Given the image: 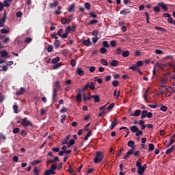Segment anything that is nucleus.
<instances>
[{"label": "nucleus", "mask_w": 175, "mask_h": 175, "mask_svg": "<svg viewBox=\"0 0 175 175\" xmlns=\"http://www.w3.org/2000/svg\"><path fill=\"white\" fill-rule=\"evenodd\" d=\"M129 69H131V70H133L134 72H137L139 70V68L136 64H133L132 66H130Z\"/></svg>", "instance_id": "a211bd4d"}, {"label": "nucleus", "mask_w": 175, "mask_h": 175, "mask_svg": "<svg viewBox=\"0 0 175 175\" xmlns=\"http://www.w3.org/2000/svg\"><path fill=\"white\" fill-rule=\"evenodd\" d=\"M84 6L88 10L91 9V4L90 3H85Z\"/></svg>", "instance_id": "49530a36"}, {"label": "nucleus", "mask_w": 175, "mask_h": 175, "mask_svg": "<svg viewBox=\"0 0 175 175\" xmlns=\"http://www.w3.org/2000/svg\"><path fill=\"white\" fill-rule=\"evenodd\" d=\"M13 110H14V113H15V114H17L18 113V105H14L13 106Z\"/></svg>", "instance_id": "f704fd0d"}, {"label": "nucleus", "mask_w": 175, "mask_h": 175, "mask_svg": "<svg viewBox=\"0 0 175 175\" xmlns=\"http://www.w3.org/2000/svg\"><path fill=\"white\" fill-rule=\"evenodd\" d=\"M142 113V110L140 109H137L133 113H131L130 115V117H139Z\"/></svg>", "instance_id": "423d86ee"}, {"label": "nucleus", "mask_w": 175, "mask_h": 175, "mask_svg": "<svg viewBox=\"0 0 175 175\" xmlns=\"http://www.w3.org/2000/svg\"><path fill=\"white\" fill-rule=\"evenodd\" d=\"M77 73L79 76H84V70H83L81 68H78L77 69Z\"/></svg>", "instance_id": "2eb2a0df"}, {"label": "nucleus", "mask_w": 175, "mask_h": 175, "mask_svg": "<svg viewBox=\"0 0 175 175\" xmlns=\"http://www.w3.org/2000/svg\"><path fill=\"white\" fill-rule=\"evenodd\" d=\"M97 23H98V20L94 19V20L90 21L89 22L88 25H94V24H96Z\"/></svg>", "instance_id": "ea45409f"}, {"label": "nucleus", "mask_w": 175, "mask_h": 175, "mask_svg": "<svg viewBox=\"0 0 175 175\" xmlns=\"http://www.w3.org/2000/svg\"><path fill=\"white\" fill-rule=\"evenodd\" d=\"M154 29H157V31H161V32H166V29L163 28V27H159L158 26H156L154 27Z\"/></svg>", "instance_id": "2f4dec72"}, {"label": "nucleus", "mask_w": 175, "mask_h": 175, "mask_svg": "<svg viewBox=\"0 0 175 175\" xmlns=\"http://www.w3.org/2000/svg\"><path fill=\"white\" fill-rule=\"evenodd\" d=\"M73 144H75V139H71L70 140V142H68V144H67V146H68V147H71V146H73Z\"/></svg>", "instance_id": "a18cd8bd"}, {"label": "nucleus", "mask_w": 175, "mask_h": 175, "mask_svg": "<svg viewBox=\"0 0 175 175\" xmlns=\"http://www.w3.org/2000/svg\"><path fill=\"white\" fill-rule=\"evenodd\" d=\"M60 59L61 58L59 57H56L52 59L51 64H57V62H59Z\"/></svg>", "instance_id": "4be33fe9"}, {"label": "nucleus", "mask_w": 175, "mask_h": 175, "mask_svg": "<svg viewBox=\"0 0 175 175\" xmlns=\"http://www.w3.org/2000/svg\"><path fill=\"white\" fill-rule=\"evenodd\" d=\"M167 21L170 24H173L174 23V21H173V18H172V16H170V18H168Z\"/></svg>", "instance_id": "0e129e2a"}, {"label": "nucleus", "mask_w": 175, "mask_h": 175, "mask_svg": "<svg viewBox=\"0 0 175 175\" xmlns=\"http://www.w3.org/2000/svg\"><path fill=\"white\" fill-rule=\"evenodd\" d=\"M110 65L111 66H118V65H120V62L117 61V60H113L110 62Z\"/></svg>", "instance_id": "ddd939ff"}, {"label": "nucleus", "mask_w": 175, "mask_h": 175, "mask_svg": "<svg viewBox=\"0 0 175 175\" xmlns=\"http://www.w3.org/2000/svg\"><path fill=\"white\" fill-rule=\"evenodd\" d=\"M25 92V88H21L19 90L16 91V95H23Z\"/></svg>", "instance_id": "9b49d317"}, {"label": "nucleus", "mask_w": 175, "mask_h": 175, "mask_svg": "<svg viewBox=\"0 0 175 175\" xmlns=\"http://www.w3.org/2000/svg\"><path fill=\"white\" fill-rule=\"evenodd\" d=\"M12 132H13V133H14V134L18 133V132H20V128H18V127L14 128V129L12 130Z\"/></svg>", "instance_id": "864d4df0"}, {"label": "nucleus", "mask_w": 175, "mask_h": 175, "mask_svg": "<svg viewBox=\"0 0 175 175\" xmlns=\"http://www.w3.org/2000/svg\"><path fill=\"white\" fill-rule=\"evenodd\" d=\"M88 84H89L90 90H95V83L94 82H88Z\"/></svg>", "instance_id": "c85d7f7f"}, {"label": "nucleus", "mask_w": 175, "mask_h": 175, "mask_svg": "<svg viewBox=\"0 0 175 175\" xmlns=\"http://www.w3.org/2000/svg\"><path fill=\"white\" fill-rule=\"evenodd\" d=\"M71 66L72 67L76 66V59H71Z\"/></svg>", "instance_id": "680f3d73"}, {"label": "nucleus", "mask_w": 175, "mask_h": 175, "mask_svg": "<svg viewBox=\"0 0 175 175\" xmlns=\"http://www.w3.org/2000/svg\"><path fill=\"white\" fill-rule=\"evenodd\" d=\"M0 139L1 140H6V135H3L2 133H0Z\"/></svg>", "instance_id": "6e6d98bb"}, {"label": "nucleus", "mask_w": 175, "mask_h": 175, "mask_svg": "<svg viewBox=\"0 0 175 175\" xmlns=\"http://www.w3.org/2000/svg\"><path fill=\"white\" fill-rule=\"evenodd\" d=\"M153 10L156 13H159V12H161V9L159 8V5L156 6V7H154Z\"/></svg>", "instance_id": "8fccbe9b"}, {"label": "nucleus", "mask_w": 175, "mask_h": 175, "mask_svg": "<svg viewBox=\"0 0 175 175\" xmlns=\"http://www.w3.org/2000/svg\"><path fill=\"white\" fill-rule=\"evenodd\" d=\"M0 54L1 57H3V58L5 57H6V58H9V57L8 56V51H1Z\"/></svg>", "instance_id": "aec40b11"}, {"label": "nucleus", "mask_w": 175, "mask_h": 175, "mask_svg": "<svg viewBox=\"0 0 175 175\" xmlns=\"http://www.w3.org/2000/svg\"><path fill=\"white\" fill-rule=\"evenodd\" d=\"M92 133V131H89V132L88 133V134L85 136L84 137V140L87 141L88 140V138L90 137V136H91V133Z\"/></svg>", "instance_id": "79ce46f5"}, {"label": "nucleus", "mask_w": 175, "mask_h": 175, "mask_svg": "<svg viewBox=\"0 0 175 175\" xmlns=\"http://www.w3.org/2000/svg\"><path fill=\"white\" fill-rule=\"evenodd\" d=\"M49 6L51 9H53V8H57V6H58V1H54L53 3H50Z\"/></svg>", "instance_id": "412c9836"}, {"label": "nucleus", "mask_w": 175, "mask_h": 175, "mask_svg": "<svg viewBox=\"0 0 175 175\" xmlns=\"http://www.w3.org/2000/svg\"><path fill=\"white\" fill-rule=\"evenodd\" d=\"M16 17H23V12L21 11H18L16 12Z\"/></svg>", "instance_id": "69168bd1"}, {"label": "nucleus", "mask_w": 175, "mask_h": 175, "mask_svg": "<svg viewBox=\"0 0 175 175\" xmlns=\"http://www.w3.org/2000/svg\"><path fill=\"white\" fill-rule=\"evenodd\" d=\"M68 111V109L66 107H62L60 110V113H66Z\"/></svg>", "instance_id": "774afa93"}, {"label": "nucleus", "mask_w": 175, "mask_h": 175, "mask_svg": "<svg viewBox=\"0 0 175 175\" xmlns=\"http://www.w3.org/2000/svg\"><path fill=\"white\" fill-rule=\"evenodd\" d=\"M6 18H7L6 13H4L2 19H0V21H1V22L5 23V22L6 21Z\"/></svg>", "instance_id": "bf43d9fd"}, {"label": "nucleus", "mask_w": 175, "mask_h": 175, "mask_svg": "<svg viewBox=\"0 0 175 175\" xmlns=\"http://www.w3.org/2000/svg\"><path fill=\"white\" fill-rule=\"evenodd\" d=\"M92 98H93V99H94V102L95 103H98V102H100V98L99 97V95H94L92 96Z\"/></svg>", "instance_id": "f3484780"}, {"label": "nucleus", "mask_w": 175, "mask_h": 175, "mask_svg": "<svg viewBox=\"0 0 175 175\" xmlns=\"http://www.w3.org/2000/svg\"><path fill=\"white\" fill-rule=\"evenodd\" d=\"M100 53H101V54H106V53H107V49L103 46L100 49Z\"/></svg>", "instance_id": "e433bc0d"}, {"label": "nucleus", "mask_w": 175, "mask_h": 175, "mask_svg": "<svg viewBox=\"0 0 175 175\" xmlns=\"http://www.w3.org/2000/svg\"><path fill=\"white\" fill-rule=\"evenodd\" d=\"M143 135V131L142 130H139L136 132L135 136L139 137Z\"/></svg>", "instance_id": "09e8293b"}, {"label": "nucleus", "mask_w": 175, "mask_h": 175, "mask_svg": "<svg viewBox=\"0 0 175 175\" xmlns=\"http://www.w3.org/2000/svg\"><path fill=\"white\" fill-rule=\"evenodd\" d=\"M82 43L83 44H84V46H87L88 47L92 44V43L91 42V40H90V38L82 41Z\"/></svg>", "instance_id": "9d476101"}, {"label": "nucleus", "mask_w": 175, "mask_h": 175, "mask_svg": "<svg viewBox=\"0 0 175 175\" xmlns=\"http://www.w3.org/2000/svg\"><path fill=\"white\" fill-rule=\"evenodd\" d=\"M76 100L77 102H81V100H83L81 98V94L80 92H79L78 94L77 95Z\"/></svg>", "instance_id": "a878e982"}, {"label": "nucleus", "mask_w": 175, "mask_h": 175, "mask_svg": "<svg viewBox=\"0 0 175 175\" xmlns=\"http://www.w3.org/2000/svg\"><path fill=\"white\" fill-rule=\"evenodd\" d=\"M62 66V64L61 63H56L55 64V65L53 66V69L55 70V69H59V67Z\"/></svg>", "instance_id": "393cba45"}, {"label": "nucleus", "mask_w": 175, "mask_h": 175, "mask_svg": "<svg viewBox=\"0 0 175 175\" xmlns=\"http://www.w3.org/2000/svg\"><path fill=\"white\" fill-rule=\"evenodd\" d=\"M62 32H64V29H60L57 31V36H59V38H62V39H66V37H64V34H62Z\"/></svg>", "instance_id": "dca6fc26"}, {"label": "nucleus", "mask_w": 175, "mask_h": 175, "mask_svg": "<svg viewBox=\"0 0 175 175\" xmlns=\"http://www.w3.org/2000/svg\"><path fill=\"white\" fill-rule=\"evenodd\" d=\"M54 88L53 90V102H57V94L59 90H61V85L58 81H56L54 84Z\"/></svg>", "instance_id": "f257e3e1"}, {"label": "nucleus", "mask_w": 175, "mask_h": 175, "mask_svg": "<svg viewBox=\"0 0 175 175\" xmlns=\"http://www.w3.org/2000/svg\"><path fill=\"white\" fill-rule=\"evenodd\" d=\"M90 17H92L93 18H96L98 17V15H96V14H95L94 12H90Z\"/></svg>", "instance_id": "13d9d810"}, {"label": "nucleus", "mask_w": 175, "mask_h": 175, "mask_svg": "<svg viewBox=\"0 0 175 175\" xmlns=\"http://www.w3.org/2000/svg\"><path fill=\"white\" fill-rule=\"evenodd\" d=\"M75 6H76L75 3L71 4V5L67 9L68 12H73Z\"/></svg>", "instance_id": "c9c22d12"}, {"label": "nucleus", "mask_w": 175, "mask_h": 175, "mask_svg": "<svg viewBox=\"0 0 175 175\" xmlns=\"http://www.w3.org/2000/svg\"><path fill=\"white\" fill-rule=\"evenodd\" d=\"M54 46L56 49H59V46H61V42H59L58 40H56L54 42Z\"/></svg>", "instance_id": "b1692460"}, {"label": "nucleus", "mask_w": 175, "mask_h": 175, "mask_svg": "<svg viewBox=\"0 0 175 175\" xmlns=\"http://www.w3.org/2000/svg\"><path fill=\"white\" fill-rule=\"evenodd\" d=\"M92 35L95 37L98 36V30H94L92 33Z\"/></svg>", "instance_id": "338daca9"}, {"label": "nucleus", "mask_w": 175, "mask_h": 175, "mask_svg": "<svg viewBox=\"0 0 175 175\" xmlns=\"http://www.w3.org/2000/svg\"><path fill=\"white\" fill-rule=\"evenodd\" d=\"M175 150V146H172L170 148L167 149L165 152V154L167 155H169V154H172V152H173V151H174Z\"/></svg>", "instance_id": "f8f14e48"}, {"label": "nucleus", "mask_w": 175, "mask_h": 175, "mask_svg": "<svg viewBox=\"0 0 175 175\" xmlns=\"http://www.w3.org/2000/svg\"><path fill=\"white\" fill-rule=\"evenodd\" d=\"M70 26H68L67 28L65 29V33L63 34V38H68V33H70Z\"/></svg>", "instance_id": "1a4fd4ad"}, {"label": "nucleus", "mask_w": 175, "mask_h": 175, "mask_svg": "<svg viewBox=\"0 0 175 175\" xmlns=\"http://www.w3.org/2000/svg\"><path fill=\"white\" fill-rule=\"evenodd\" d=\"M100 63L102 64V65H104V66H107V65H109V63L107 62L106 59H101Z\"/></svg>", "instance_id": "7c9ffc66"}, {"label": "nucleus", "mask_w": 175, "mask_h": 175, "mask_svg": "<svg viewBox=\"0 0 175 175\" xmlns=\"http://www.w3.org/2000/svg\"><path fill=\"white\" fill-rule=\"evenodd\" d=\"M139 128L136 126H132L131 127V131L133 132V133H136V132L138 131Z\"/></svg>", "instance_id": "bb28decb"}, {"label": "nucleus", "mask_w": 175, "mask_h": 175, "mask_svg": "<svg viewBox=\"0 0 175 175\" xmlns=\"http://www.w3.org/2000/svg\"><path fill=\"white\" fill-rule=\"evenodd\" d=\"M122 57L124 58H126V57H129V51H124L122 53Z\"/></svg>", "instance_id": "c756f323"}, {"label": "nucleus", "mask_w": 175, "mask_h": 175, "mask_svg": "<svg viewBox=\"0 0 175 175\" xmlns=\"http://www.w3.org/2000/svg\"><path fill=\"white\" fill-rule=\"evenodd\" d=\"M103 159V156L102 155V152H96V157L94 160V163H100Z\"/></svg>", "instance_id": "20e7f679"}, {"label": "nucleus", "mask_w": 175, "mask_h": 175, "mask_svg": "<svg viewBox=\"0 0 175 175\" xmlns=\"http://www.w3.org/2000/svg\"><path fill=\"white\" fill-rule=\"evenodd\" d=\"M119 84H120V83L117 80H115L112 82V85L113 87H118Z\"/></svg>", "instance_id": "603ef678"}, {"label": "nucleus", "mask_w": 175, "mask_h": 175, "mask_svg": "<svg viewBox=\"0 0 175 175\" xmlns=\"http://www.w3.org/2000/svg\"><path fill=\"white\" fill-rule=\"evenodd\" d=\"M46 50L48 53H51L53 51V45L48 44Z\"/></svg>", "instance_id": "de8ad7c7"}, {"label": "nucleus", "mask_w": 175, "mask_h": 175, "mask_svg": "<svg viewBox=\"0 0 175 175\" xmlns=\"http://www.w3.org/2000/svg\"><path fill=\"white\" fill-rule=\"evenodd\" d=\"M147 111L146 110H144L142 112V116H141V118L143 120L144 118H146V117H147Z\"/></svg>", "instance_id": "473e14b6"}, {"label": "nucleus", "mask_w": 175, "mask_h": 175, "mask_svg": "<svg viewBox=\"0 0 175 175\" xmlns=\"http://www.w3.org/2000/svg\"><path fill=\"white\" fill-rule=\"evenodd\" d=\"M21 135L23 136V137H25L27 136V131L25 130H21Z\"/></svg>", "instance_id": "5fc2aeb1"}, {"label": "nucleus", "mask_w": 175, "mask_h": 175, "mask_svg": "<svg viewBox=\"0 0 175 175\" xmlns=\"http://www.w3.org/2000/svg\"><path fill=\"white\" fill-rule=\"evenodd\" d=\"M103 46L104 48H106V49H109V47H110V45L109 44V42H107V41H103Z\"/></svg>", "instance_id": "4c0bfd02"}, {"label": "nucleus", "mask_w": 175, "mask_h": 175, "mask_svg": "<svg viewBox=\"0 0 175 175\" xmlns=\"http://www.w3.org/2000/svg\"><path fill=\"white\" fill-rule=\"evenodd\" d=\"M61 23L63 25L68 24V19L65 17L61 18Z\"/></svg>", "instance_id": "72a5a7b5"}, {"label": "nucleus", "mask_w": 175, "mask_h": 175, "mask_svg": "<svg viewBox=\"0 0 175 175\" xmlns=\"http://www.w3.org/2000/svg\"><path fill=\"white\" fill-rule=\"evenodd\" d=\"M137 67L139 68V66H143V62L142 61H138L136 63Z\"/></svg>", "instance_id": "4d7b16f0"}, {"label": "nucleus", "mask_w": 175, "mask_h": 175, "mask_svg": "<svg viewBox=\"0 0 175 175\" xmlns=\"http://www.w3.org/2000/svg\"><path fill=\"white\" fill-rule=\"evenodd\" d=\"M158 6L159 8H161V9H163V10H167V5H166V4H165V3L163 2H160V3H158Z\"/></svg>", "instance_id": "0eeeda50"}, {"label": "nucleus", "mask_w": 175, "mask_h": 175, "mask_svg": "<svg viewBox=\"0 0 175 175\" xmlns=\"http://www.w3.org/2000/svg\"><path fill=\"white\" fill-rule=\"evenodd\" d=\"M65 120H66V115L64 114L61 116L60 122L64 124L65 122Z\"/></svg>", "instance_id": "58836bf2"}, {"label": "nucleus", "mask_w": 175, "mask_h": 175, "mask_svg": "<svg viewBox=\"0 0 175 175\" xmlns=\"http://www.w3.org/2000/svg\"><path fill=\"white\" fill-rule=\"evenodd\" d=\"M10 3H12L10 0H4L3 1L4 6L6 8H9V6H10Z\"/></svg>", "instance_id": "5701e85b"}, {"label": "nucleus", "mask_w": 175, "mask_h": 175, "mask_svg": "<svg viewBox=\"0 0 175 175\" xmlns=\"http://www.w3.org/2000/svg\"><path fill=\"white\" fill-rule=\"evenodd\" d=\"M115 104L114 103H112L109 105V106L107 108V109L108 110H111V109H113V107H114Z\"/></svg>", "instance_id": "052dcab7"}, {"label": "nucleus", "mask_w": 175, "mask_h": 175, "mask_svg": "<svg viewBox=\"0 0 175 175\" xmlns=\"http://www.w3.org/2000/svg\"><path fill=\"white\" fill-rule=\"evenodd\" d=\"M136 166L137 167V174H143L144 172H146V170L142 167V163L139 161H136Z\"/></svg>", "instance_id": "39448f33"}, {"label": "nucleus", "mask_w": 175, "mask_h": 175, "mask_svg": "<svg viewBox=\"0 0 175 175\" xmlns=\"http://www.w3.org/2000/svg\"><path fill=\"white\" fill-rule=\"evenodd\" d=\"M128 147H132L131 150H129L126 154L124 157V159H128V158L130 157V155H132L133 154V151L135 150V142L133 141H129L127 144Z\"/></svg>", "instance_id": "f03ea898"}, {"label": "nucleus", "mask_w": 175, "mask_h": 175, "mask_svg": "<svg viewBox=\"0 0 175 175\" xmlns=\"http://www.w3.org/2000/svg\"><path fill=\"white\" fill-rule=\"evenodd\" d=\"M116 54L117 55H121V54H122V49L120 47L117 49Z\"/></svg>", "instance_id": "37998d69"}, {"label": "nucleus", "mask_w": 175, "mask_h": 175, "mask_svg": "<svg viewBox=\"0 0 175 175\" xmlns=\"http://www.w3.org/2000/svg\"><path fill=\"white\" fill-rule=\"evenodd\" d=\"M70 139V134H68L66 139L62 142V144H68L69 143V139Z\"/></svg>", "instance_id": "4468645a"}, {"label": "nucleus", "mask_w": 175, "mask_h": 175, "mask_svg": "<svg viewBox=\"0 0 175 175\" xmlns=\"http://www.w3.org/2000/svg\"><path fill=\"white\" fill-rule=\"evenodd\" d=\"M129 13H131V10L128 8H124L120 11V14H123V16L129 14Z\"/></svg>", "instance_id": "6e6552de"}, {"label": "nucleus", "mask_w": 175, "mask_h": 175, "mask_svg": "<svg viewBox=\"0 0 175 175\" xmlns=\"http://www.w3.org/2000/svg\"><path fill=\"white\" fill-rule=\"evenodd\" d=\"M3 38H5L3 39ZM0 38L3 40V43H9L10 38L9 37L5 38V36H0Z\"/></svg>", "instance_id": "6ab92c4d"}, {"label": "nucleus", "mask_w": 175, "mask_h": 175, "mask_svg": "<svg viewBox=\"0 0 175 175\" xmlns=\"http://www.w3.org/2000/svg\"><path fill=\"white\" fill-rule=\"evenodd\" d=\"M40 162H42V161H40V160H35V161H32L31 163V165L34 166V165H39V163H40Z\"/></svg>", "instance_id": "a19ab883"}, {"label": "nucleus", "mask_w": 175, "mask_h": 175, "mask_svg": "<svg viewBox=\"0 0 175 175\" xmlns=\"http://www.w3.org/2000/svg\"><path fill=\"white\" fill-rule=\"evenodd\" d=\"M21 125H23L24 128H27V126H33L32 122H31L30 120H27V118L21 119Z\"/></svg>", "instance_id": "7ed1b4c3"}, {"label": "nucleus", "mask_w": 175, "mask_h": 175, "mask_svg": "<svg viewBox=\"0 0 175 175\" xmlns=\"http://www.w3.org/2000/svg\"><path fill=\"white\" fill-rule=\"evenodd\" d=\"M161 111H167V107L165 105H162L160 108Z\"/></svg>", "instance_id": "3c124183"}, {"label": "nucleus", "mask_w": 175, "mask_h": 175, "mask_svg": "<svg viewBox=\"0 0 175 175\" xmlns=\"http://www.w3.org/2000/svg\"><path fill=\"white\" fill-rule=\"evenodd\" d=\"M51 37L52 38V39H58V36H57V33H53L51 35Z\"/></svg>", "instance_id": "e2e57ef3"}, {"label": "nucleus", "mask_w": 175, "mask_h": 175, "mask_svg": "<svg viewBox=\"0 0 175 175\" xmlns=\"http://www.w3.org/2000/svg\"><path fill=\"white\" fill-rule=\"evenodd\" d=\"M154 148H155V146H154V144H149L148 145V151L151 152V151H154Z\"/></svg>", "instance_id": "cd10ccee"}, {"label": "nucleus", "mask_w": 175, "mask_h": 175, "mask_svg": "<svg viewBox=\"0 0 175 175\" xmlns=\"http://www.w3.org/2000/svg\"><path fill=\"white\" fill-rule=\"evenodd\" d=\"M1 33H10V31L6 29H2L0 30Z\"/></svg>", "instance_id": "c03bdc74"}]
</instances>
